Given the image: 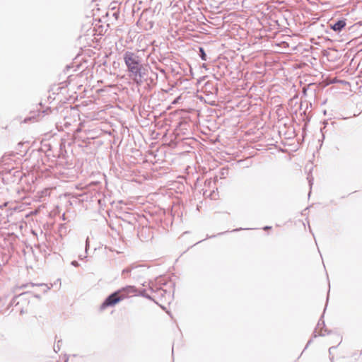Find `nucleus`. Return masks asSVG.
Returning <instances> with one entry per match:
<instances>
[{
    "mask_svg": "<svg viewBox=\"0 0 362 362\" xmlns=\"http://www.w3.org/2000/svg\"><path fill=\"white\" fill-rule=\"evenodd\" d=\"M312 341H313L312 339H310V340L308 341V343H307V344H306V346H305V349H307V348H308V346L312 343Z\"/></svg>",
    "mask_w": 362,
    "mask_h": 362,
    "instance_id": "obj_23",
    "label": "nucleus"
},
{
    "mask_svg": "<svg viewBox=\"0 0 362 362\" xmlns=\"http://www.w3.org/2000/svg\"><path fill=\"white\" fill-rule=\"evenodd\" d=\"M66 226H64V224H61L60 226H59V232L62 233V230H66Z\"/></svg>",
    "mask_w": 362,
    "mask_h": 362,
    "instance_id": "obj_19",
    "label": "nucleus"
},
{
    "mask_svg": "<svg viewBox=\"0 0 362 362\" xmlns=\"http://www.w3.org/2000/svg\"><path fill=\"white\" fill-rule=\"evenodd\" d=\"M33 296H34L35 298H40V295H38V294H35V295H33Z\"/></svg>",
    "mask_w": 362,
    "mask_h": 362,
    "instance_id": "obj_25",
    "label": "nucleus"
},
{
    "mask_svg": "<svg viewBox=\"0 0 362 362\" xmlns=\"http://www.w3.org/2000/svg\"><path fill=\"white\" fill-rule=\"evenodd\" d=\"M336 347H337V346H332L329 347V357H330L331 360H332L334 358V356L332 355V350L335 349Z\"/></svg>",
    "mask_w": 362,
    "mask_h": 362,
    "instance_id": "obj_14",
    "label": "nucleus"
},
{
    "mask_svg": "<svg viewBox=\"0 0 362 362\" xmlns=\"http://www.w3.org/2000/svg\"><path fill=\"white\" fill-rule=\"evenodd\" d=\"M324 327H325V322L323 320H322V319H320V320L318 321V323L317 325V327L315 328V329L313 332V337H317V334H316L317 329H322Z\"/></svg>",
    "mask_w": 362,
    "mask_h": 362,
    "instance_id": "obj_10",
    "label": "nucleus"
},
{
    "mask_svg": "<svg viewBox=\"0 0 362 362\" xmlns=\"http://www.w3.org/2000/svg\"><path fill=\"white\" fill-rule=\"evenodd\" d=\"M2 301V299L0 298V303Z\"/></svg>",
    "mask_w": 362,
    "mask_h": 362,
    "instance_id": "obj_31",
    "label": "nucleus"
},
{
    "mask_svg": "<svg viewBox=\"0 0 362 362\" xmlns=\"http://www.w3.org/2000/svg\"><path fill=\"white\" fill-rule=\"evenodd\" d=\"M123 59L128 76L135 83L141 85L144 81L147 80L148 69L140 56L135 52L127 51L123 54Z\"/></svg>",
    "mask_w": 362,
    "mask_h": 362,
    "instance_id": "obj_1",
    "label": "nucleus"
},
{
    "mask_svg": "<svg viewBox=\"0 0 362 362\" xmlns=\"http://www.w3.org/2000/svg\"><path fill=\"white\" fill-rule=\"evenodd\" d=\"M30 119H31V118H30V117H29V118H26V119H25L24 122H27V121H28V120H30Z\"/></svg>",
    "mask_w": 362,
    "mask_h": 362,
    "instance_id": "obj_27",
    "label": "nucleus"
},
{
    "mask_svg": "<svg viewBox=\"0 0 362 362\" xmlns=\"http://www.w3.org/2000/svg\"><path fill=\"white\" fill-rule=\"evenodd\" d=\"M152 75H153V76L150 77L151 83H152L154 79H157V78H158V74L156 73H152Z\"/></svg>",
    "mask_w": 362,
    "mask_h": 362,
    "instance_id": "obj_16",
    "label": "nucleus"
},
{
    "mask_svg": "<svg viewBox=\"0 0 362 362\" xmlns=\"http://www.w3.org/2000/svg\"><path fill=\"white\" fill-rule=\"evenodd\" d=\"M242 230V228H236V229L233 230V231H238V230Z\"/></svg>",
    "mask_w": 362,
    "mask_h": 362,
    "instance_id": "obj_28",
    "label": "nucleus"
},
{
    "mask_svg": "<svg viewBox=\"0 0 362 362\" xmlns=\"http://www.w3.org/2000/svg\"><path fill=\"white\" fill-rule=\"evenodd\" d=\"M30 294L31 293L30 292L27 291V292L21 293L19 295L14 296L11 299L9 305L10 306H13V305L17 306V305H18L19 302L16 301L18 298H21V299H23L25 300H28V298H26V296H28V295H30Z\"/></svg>",
    "mask_w": 362,
    "mask_h": 362,
    "instance_id": "obj_7",
    "label": "nucleus"
},
{
    "mask_svg": "<svg viewBox=\"0 0 362 362\" xmlns=\"http://www.w3.org/2000/svg\"><path fill=\"white\" fill-rule=\"evenodd\" d=\"M319 335H320V336H325V333H323V332L321 331V332L319 333Z\"/></svg>",
    "mask_w": 362,
    "mask_h": 362,
    "instance_id": "obj_26",
    "label": "nucleus"
},
{
    "mask_svg": "<svg viewBox=\"0 0 362 362\" xmlns=\"http://www.w3.org/2000/svg\"><path fill=\"white\" fill-rule=\"evenodd\" d=\"M346 25V19L341 18L337 20H332L329 23V28L333 30L336 33H340Z\"/></svg>",
    "mask_w": 362,
    "mask_h": 362,
    "instance_id": "obj_5",
    "label": "nucleus"
},
{
    "mask_svg": "<svg viewBox=\"0 0 362 362\" xmlns=\"http://www.w3.org/2000/svg\"><path fill=\"white\" fill-rule=\"evenodd\" d=\"M36 286V284H33V283H31V284H23L22 286H20V288H27V287H28V286H32V287H33V286Z\"/></svg>",
    "mask_w": 362,
    "mask_h": 362,
    "instance_id": "obj_13",
    "label": "nucleus"
},
{
    "mask_svg": "<svg viewBox=\"0 0 362 362\" xmlns=\"http://www.w3.org/2000/svg\"><path fill=\"white\" fill-rule=\"evenodd\" d=\"M121 294L125 295V298L129 295L137 296L138 289L134 286H127L118 290Z\"/></svg>",
    "mask_w": 362,
    "mask_h": 362,
    "instance_id": "obj_6",
    "label": "nucleus"
},
{
    "mask_svg": "<svg viewBox=\"0 0 362 362\" xmlns=\"http://www.w3.org/2000/svg\"><path fill=\"white\" fill-rule=\"evenodd\" d=\"M199 55L202 60L206 61V54L205 53V51L203 47L199 48Z\"/></svg>",
    "mask_w": 362,
    "mask_h": 362,
    "instance_id": "obj_11",
    "label": "nucleus"
},
{
    "mask_svg": "<svg viewBox=\"0 0 362 362\" xmlns=\"http://www.w3.org/2000/svg\"><path fill=\"white\" fill-rule=\"evenodd\" d=\"M167 282L163 278H159L156 280V286L152 284L150 286L149 289L151 292L156 293L161 298H168L170 297L171 291L166 288H163V286H165L167 285Z\"/></svg>",
    "mask_w": 362,
    "mask_h": 362,
    "instance_id": "obj_3",
    "label": "nucleus"
},
{
    "mask_svg": "<svg viewBox=\"0 0 362 362\" xmlns=\"http://www.w3.org/2000/svg\"><path fill=\"white\" fill-rule=\"evenodd\" d=\"M272 227L271 226H265L264 227V230H268V229H270Z\"/></svg>",
    "mask_w": 362,
    "mask_h": 362,
    "instance_id": "obj_24",
    "label": "nucleus"
},
{
    "mask_svg": "<svg viewBox=\"0 0 362 362\" xmlns=\"http://www.w3.org/2000/svg\"><path fill=\"white\" fill-rule=\"evenodd\" d=\"M41 149L42 151H44L46 153H47V156H49L51 154L49 153V151H52V146H51V144H45L42 145V146L41 147Z\"/></svg>",
    "mask_w": 362,
    "mask_h": 362,
    "instance_id": "obj_9",
    "label": "nucleus"
},
{
    "mask_svg": "<svg viewBox=\"0 0 362 362\" xmlns=\"http://www.w3.org/2000/svg\"><path fill=\"white\" fill-rule=\"evenodd\" d=\"M62 342V340H58L57 345L54 346V351L57 353L60 350V344Z\"/></svg>",
    "mask_w": 362,
    "mask_h": 362,
    "instance_id": "obj_12",
    "label": "nucleus"
},
{
    "mask_svg": "<svg viewBox=\"0 0 362 362\" xmlns=\"http://www.w3.org/2000/svg\"><path fill=\"white\" fill-rule=\"evenodd\" d=\"M48 112H51V110L49 108H47L45 110L42 111L43 115H47Z\"/></svg>",
    "mask_w": 362,
    "mask_h": 362,
    "instance_id": "obj_20",
    "label": "nucleus"
},
{
    "mask_svg": "<svg viewBox=\"0 0 362 362\" xmlns=\"http://www.w3.org/2000/svg\"><path fill=\"white\" fill-rule=\"evenodd\" d=\"M308 182H309V185L311 187L312 185H313V177H308Z\"/></svg>",
    "mask_w": 362,
    "mask_h": 362,
    "instance_id": "obj_21",
    "label": "nucleus"
},
{
    "mask_svg": "<svg viewBox=\"0 0 362 362\" xmlns=\"http://www.w3.org/2000/svg\"><path fill=\"white\" fill-rule=\"evenodd\" d=\"M125 298V295L121 294L118 290L109 295L100 305L101 310L112 307Z\"/></svg>",
    "mask_w": 362,
    "mask_h": 362,
    "instance_id": "obj_4",
    "label": "nucleus"
},
{
    "mask_svg": "<svg viewBox=\"0 0 362 362\" xmlns=\"http://www.w3.org/2000/svg\"><path fill=\"white\" fill-rule=\"evenodd\" d=\"M25 313H26V311L23 308H21V310H20V314L21 315H23V314H24Z\"/></svg>",
    "mask_w": 362,
    "mask_h": 362,
    "instance_id": "obj_22",
    "label": "nucleus"
},
{
    "mask_svg": "<svg viewBox=\"0 0 362 362\" xmlns=\"http://www.w3.org/2000/svg\"><path fill=\"white\" fill-rule=\"evenodd\" d=\"M335 337L336 339H334V341H338V344L337 345V346L341 341V337L339 335H336Z\"/></svg>",
    "mask_w": 362,
    "mask_h": 362,
    "instance_id": "obj_17",
    "label": "nucleus"
},
{
    "mask_svg": "<svg viewBox=\"0 0 362 362\" xmlns=\"http://www.w3.org/2000/svg\"><path fill=\"white\" fill-rule=\"evenodd\" d=\"M137 296H141L142 297H144L149 300H153L151 296L147 293V291L146 289L143 288L138 291Z\"/></svg>",
    "mask_w": 362,
    "mask_h": 362,
    "instance_id": "obj_8",
    "label": "nucleus"
},
{
    "mask_svg": "<svg viewBox=\"0 0 362 362\" xmlns=\"http://www.w3.org/2000/svg\"><path fill=\"white\" fill-rule=\"evenodd\" d=\"M37 286H45L43 284H37Z\"/></svg>",
    "mask_w": 362,
    "mask_h": 362,
    "instance_id": "obj_29",
    "label": "nucleus"
},
{
    "mask_svg": "<svg viewBox=\"0 0 362 362\" xmlns=\"http://www.w3.org/2000/svg\"><path fill=\"white\" fill-rule=\"evenodd\" d=\"M63 216V217H62V219L65 220L64 214H63V216Z\"/></svg>",
    "mask_w": 362,
    "mask_h": 362,
    "instance_id": "obj_30",
    "label": "nucleus"
},
{
    "mask_svg": "<svg viewBox=\"0 0 362 362\" xmlns=\"http://www.w3.org/2000/svg\"><path fill=\"white\" fill-rule=\"evenodd\" d=\"M90 245L89 238L87 237L86 240V252H87Z\"/></svg>",
    "mask_w": 362,
    "mask_h": 362,
    "instance_id": "obj_15",
    "label": "nucleus"
},
{
    "mask_svg": "<svg viewBox=\"0 0 362 362\" xmlns=\"http://www.w3.org/2000/svg\"><path fill=\"white\" fill-rule=\"evenodd\" d=\"M71 264L72 266H74V267H78V266H79L78 262L77 261H76V260L72 261V262H71Z\"/></svg>",
    "mask_w": 362,
    "mask_h": 362,
    "instance_id": "obj_18",
    "label": "nucleus"
},
{
    "mask_svg": "<svg viewBox=\"0 0 362 362\" xmlns=\"http://www.w3.org/2000/svg\"><path fill=\"white\" fill-rule=\"evenodd\" d=\"M145 269L142 265H131L122 272L123 278L132 277L133 279L139 281L143 276Z\"/></svg>",
    "mask_w": 362,
    "mask_h": 362,
    "instance_id": "obj_2",
    "label": "nucleus"
}]
</instances>
